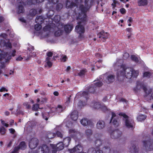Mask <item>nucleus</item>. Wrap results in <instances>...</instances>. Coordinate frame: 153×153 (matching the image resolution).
<instances>
[{"mask_svg":"<svg viewBox=\"0 0 153 153\" xmlns=\"http://www.w3.org/2000/svg\"><path fill=\"white\" fill-rule=\"evenodd\" d=\"M88 4L86 7H84L83 5L80 6L74 3L73 1L72 2L67 1L66 5V7L67 8H71L76 7L79 10L78 13H76L78 16L77 19L79 20L78 25L76 27L75 31L79 34V37L82 39L84 38L83 33L85 32V28L83 25L85 24L87 20L86 13L89 10L91 7V4Z\"/></svg>","mask_w":153,"mask_h":153,"instance_id":"f257e3e1","label":"nucleus"},{"mask_svg":"<svg viewBox=\"0 0 153 153\" xmlns=\"http://www.w3.org/2000/svg\"><path fill=\"white\" fill-rule=\"evenodd\" d=\"M118 62L114 65L115 68L118 65ZM139 72L138 71H135L131 68L127 67L125 65H122L120 67L117 72V76L118 79L121 80H124L125 78L130 79L132 77H136L138 75Z\"/></svg>","mask_w":153,"mask_h":153,"instance_id":"f03ea898","label":"nucleus"},{"mask_svg":"<svg viewBox=\"0 0 153 153\" xmlns=\"http://www.w3.org/2000/svg\"><path fill=\"white\" fill-rule=\"evenodd\" d=\"M16 51L13 50L11 54L7 53L5 54L4 52L1 51L0 49V70L4 67V63L6 62L8 60L10 59V56H15ZM1 71L0 70V74Z\"/></svg>","mask_w":153,"mask_h":153,"instance_id":"7ed1b4c3","label":"nucleus"},{"mask_svg":"<svg viewBox=\"0 0 153 153\" xmlns=\"http://www.w3.org/2000/svg\"><path fill=\"white\" fill-rule=\"evenodd\" d=\"M82 147L81 145H77L73 149H69L70 153H86L83 152H82ZM88 153H102V151L100 150H96L94 148H91L89 149Z\"/></svg>","mask_w":153,"mask_h":153,"instance_id":"20e7f679","label":"nucleus"},{"mask_svg":"<svg viewBox=\"0 0 153 153\" xmlns=\"http://www.w3.org/2000/svg\"><path fill=\"white\" fill-rule=\"evenodd\" d=\"M140 87L144 90L145 93L144 98L146 100H151L152 98L153 99V91L152 93H151L152 91L151 88L148 87H146L143 85H137L136 87L137 89H139Z\"/></svg>","mask_w":153,"mask_h":153,"instance_id":"39448f33","label":"nucleus"},{"mask_svg":"<svg viewBox=\"0 0 153 153\" xmlns=\"http://www.w3.org/2000/svg\"><path fill=\"white\" fill-rule=\"evenodd\" d=\"M120 114L124 118L123 119L126 126L128 128H132L133 127V121L130 120L129 117L125 114L121 113Z\"/></svg>","mask_w":153,"mask_h":153,"instance_id":"423d86ee","label":"nucleus"},{"mask_svg":"<svg viewBox=\"0 0 153 153\" xmlns=\"http://www.w3.org/2000/svg\"><path fill=\"white\" fill-rule=\"evenodd\" d=\"M74 1L76 3L75 4L80 6H82L83 4L84 7H86L88 6V4L90 2L91 4V7L92 5L93 2H94L93 0H85V1L83 2L82 0H74Z\"/></svg>","mask_w":153,"mask_h":153,"instance_id":"0eeeda50","label":"nucleus"},{"mask_svg":"<svg viewBox=\"0 0 153 153\" xmlns=\"http://www.w3.org/2000/svg\"><path fill=\"white\" fill-rule=\"evenodd\" d=\"M111 137L114 139L120 137L122 134V133L120 131L118 130H115L112 131L110 130L109 131Z\"/></svg>","mask_w":153,"mask_h":153,"instance_id":"6e6552de","label":"nucleus"},{"mask_svg":"<svg viewBox=\"0 0 153 153\" xmlns=\"http://www.w3.org/2000/svg\"><path fill=\"white\" fill-rule=\"evenodd\" d=\"M38 140L36 138H33L29 141V146L31 149L36 148L39 144Z\"/></svg>","mask_w":153,"mask_h":153,"instance_id":"1a4fd4ad","label":"nucleus"},{"mask_svg":"<svg viewBox=\"0 0 153 153\" xmlns=\"http://www.w3.org/2000/svg\"><path fill=\"white\" fill-rule=\"evenodd\" d=\"M49 151V149L48 146L46 145H43L38 148L36 153H46Z\"/></svg>","mask_w":153,"mask_h":153,"instance_id":"9d476101","label":"nucleus"},{"mask_svg":"<svg viewBox=\"0 0 153 153\" xmlns=\"http://www.w3.org/2000/svg\"><path fill=\"white\" fill-rule=\"evenodd\" d=\"M102 85V83L99 82L91 85V86L89 89V91L90 93H94L97 87H100Z\"/></svg>","mask_w":153,"mask_h":153,"instance_id":"9b49d317","label":"nucleus"},{"mask_svg":"<svg viewBox=\"0 0 153 153\" xmlns=\"http://www.w3.org/2000/svg\"><path fill=\"white\" fill-rule=\"evenodd\" d=\"M26 146L25 142H22L20 144L19 147L14 148L13 151L11 153H17V152L19 149L24 150L26 148Z\"/></svg>","mask_w":153,"mask_h":153,"instance_id":"f8f14e48","label":"nucleus"},{"mask_svg":"<svg viewBox=\"0 0 153 153\" xmlns=\"http://www.w3.org/2000/svg\"><path fill=\"white\" fill-rule=\"evenodd\" d=\"M143 144L147 150L150 151L153 149V145L151 144L150 141H143Z\"/></svg>","mask_w":153,"mask_h":153,"instance_id":"ddd939ff","label":"nucleus"},{"mask_svg":"<svg viewBox=\"0 0 153 153\" xmlns=\"http://www.w3.org/2000/svg\"><path fill=\"white\" fill-rule=\"evenodd\" d=\"M105 126V123L104 121L102 120H99L97 123L96 127L99 129H102Z\"/></svg>","mask_w":153,"mask_h":153,"instance_id":"4468645a","label":"nucleus"},{"mask_svg":"<svg viewBox=\"0 0 153 153\" xmlns=\"http://www.w3.org/2000/svg\"><path fill=\"white\" fill-rule=\"evenodd\" d=\"M114 78L115 76L114 75L110 74L106 78L105 81L106 83H111L114 81Z\"/></svg>","mask_w":153,"mask_h":153,"instance_id":"2eb2a0df","label":"nucleus"},{"mask_svg":"<svg viewBox=\"0 0 153 153\" xmlns=\"http://www.w3.org/2000/svg\"><path fill=\"white\" fill-rule=\"evenodd\" d=\"M69 133L70 135L73 137H76L77 138H79L80 137L79 136L80 133L76 132L74 129L69 130Z\"/></svg>","mask_w":153,"mask_h":153,"instance_id":"dca6fc26","label":"nucleus"},{"mask_svg":"<svg viewBox=\"0 0 153 153\" xmlns=\"http://www.w3.org/2000/svg\"><path fill=\"white\" fill-rule=\"evenodd\" d=\"M88 92L86 91H84V92H81L78 93L76 96V97L77 98H79L82 97H83L85 98L86 100H87V97L88 94Z\"/></svg>","mask_w":153,"mask_h":153,"instance_id":"f3484780","label":"nucleus"},{"mask_svg":"<svg viewBox=\"0 0 153 153\" xmlns=\"http://www.w3.org/2000/svg\"><path fill=\"white\" fill-rule=\"evenodd\" d=\"M78 113L76 111H74L71 114V119L74 121H76L78 118Z\"/></svg>","mask_w":153,"mask_h":153,"instance_id":"a211bd4d","label":"nucleus"},{"mask_svg":"<svg viewBox=\"0 0 153 153\" xmlns=\"http://www.w3.org/2000/svg\"><path fill=\"white\" fill-rule=\"evenodd\" d=\"M48 98L46 97H42L40 99L38 98L36 100V101L39 104H42L45 103L48 101Z\"/></svg>","mask_w":153,"mask_h":153,"instance_id":"6ab92c4d","label":"nucleus"},{"mask_svg":"<svg viewBox=\"0 0 153 153\" xmlns=\"http://www.w3.org/2000/svg\"><path fill=\"white\" fill-rule=\"evenodd\" d=\"M108 34L107 33H104V32H101L98 34V36L100 38L103 39V41L108 38Z\"/></svg>","mask_w":153,"mask_h":153,"instance_id":"aec40b11","label":"nucleus"},{"mask_svg":"<svg viewBox=\"0 0 153 153\" xmlns=\"http://www.w3.org/2000/svg\"><path fill=\"white\" fill-rule=\"evenodd\" d=\"M73 28V26L71 25H66L64 26V30L66 33H68L70 32L72 30Z\"/></svg>","mask_w":153,"mask_h":153,"instance_id":"412c9836","label":"nucleus"},{"mask_svg":"<svg viewBox=\"0 0 153 153\" xmlns=\"http://www.w3.org/2000/svg\"><path fill=\"white\" fill-rule=\"evenodd\" d=\"M101 105L100 103L98 102L92 103L91 106L95 109H99L100 108Z\"/></svg>","mask_w":153,"mask_h":153,"instance_id":"4be33fe9","label":"nucleus"},{"mask_svg":"<svg viewBox=\"0 0 153 153\" xmlns=\"http://www.w3.org/2000/svg\"><path fill=\"white\" fill-rule=\"evenodd\" d=\"M71 140V139L70 137H67L64 139L62 143L65 146H68L69 145Z\"/></svg>","mask_w":153,"mask_h":153,"instance_id":"5701e85b","label":"nucleus"},{"mask_svg":"<svg viewBox=\"0 0 153 153\" xmlns=\"http://www.w3.org/2000/svg\"><path fill=\"white\" fill-rule=\"evenodd\" d=\"M44 19L43 17L41 16H39L36 18L35 21L36 22L38 23V24H41L44 21Z\"/></svg>","mask_w":153,"mask_h":153,"instance_id":"b1692460","label":"nucleus"},{"mask_svg":"<svg viewBox=\"0 0 153 153\" xmlns=\"http://www.w3.org/2000/svg\"><path fill=\"white\" fill-rule=\"evenodd\" d=\"M23 4V3H21V4L19 5L18 6L17 9V12L18 13H23L24 12V10L22 5Z\"/></svg>","mask_w":153,"mask_h":153,"instance_id":"393cba45","label":"nucleus"},{"mask_svg":"<svg viewBox=\"0 0 153 153\" xmlns=\"http://www.w3.org/2000/svg\"><path fill=\"white\" fill-rule=\"evenodd\" d=\"M80 122L82 125L85 126L88 124L89 121L86 118H83L80 120Z\"/></svg>","mask_w":153,"mask_h":153,"instance_id":"a878e982","label":"nucleus"},{"mask_svg":"<svg viewBox=\"0 0 153 153\" xmlns=\"http://www.w3.org/2000/svg\"><path fill=\"white\" fill-rule=\"evenodd\" d=\"M65 108L64 107H62V105H59L56 108V110L57 112L59 113L62 111L64 110Z\"/></svg>","mask_w":153,"mask_h":153,"instance_id":"bb28decb","label":"nucleus"},{"mask_svg":"<svg viewBox=\"0 0 153 153\" xmlns=\"http://www.w3.org/2000/svg\"><path fill=\"white\" fill-rule=\"evenodd\" d=\"M64 144L62 142L58 143L56 145L57 150L58 151L62 150L64 148Z\"/></svg>","mask_w":153,"mask_h":153,"instance_id":"cd10ccee","label":"nucleus"},{"mask_svg":"<svg viewBox=\"0 0 153 153\" xmlns=\"http://www.w3.org/2000/svg\"><path fill=\"white\" fill-rule=\"evenodd\" d=\"M147 4L146 0H140L138 2V5L140 6H144L146 5Z\"/></svg>","mask_w":153,"mask_h":153,"instance_id":"c85d7f7f","label":"nucleus"},{"mask_svg":"<svg viewBox=\"0 0 153 153\" xmlns=\"http://www.w3.org/2000/svg\"><path fill=\"white\" fill-rule=\"evenodd\" d=\"M85 133L86 136L88 138L92 135V132L91 129H87L86 130Z\"/></svg>","mask_w":153,"mask_h":153,"instance_id":"c756f323","label":"nucleus"},{"mask_svg":"<svg viewBox=\"0 0 153 153\" xmlns=\"http://www.w3.org/2000/svg\"><path fill=\"white\" fill-rule=\"evenodd\" d=\"M146 118L145 116L141 114L139 115L137 117V120L138 121H141L145 120Z\"/></svg>","mask_w":153,"mask_h":153,"instance_id":"7c9ffc66","label":"nucleus"},{"mask_svg":"<svg viewBox=\"0 0 153 153\" xmlns=\"http://www.w3.org/2000/svg\"><path fill=\"white\" fill-rule=\"evenodd\" d=\"M55 134L51 132H48L47 135V137L49 139L54 138L56 136Z\"/></svg>","mask_w":153,"mask_h":153,"instance_id":"2f4dec72","label":"nucleus"},{"mask_svg":"<svg viewBox=\"0 0 153 153\" xmlns=\"http://www.w3.org/2000/svg\"><path fill=\"white\" fill-rule=\"evenodd\" d=\"M39 104H33L32 107V110L36 111L39 108Z\"/></svg>","mask_w":153,"mask_h":153,"instance_id":"473e14b6","label":"nucleus"},{"mask_svg":"<svg viewBox=\"0 0 153 153\" xmlns=\"http://www.w3.org/2000/svg\"><path fill=\"white\" fill-rule=\"evenodd\" d=\"M112 121L113 124L114 125L115 127H118L119 126V123L117 120L115 118L114 119L112 120V121L111 120V122Z\"/></svg>","mask_w":153,"mask_h":153,"instance_id":"72a5a7b5","label":"nucleus"},{"mask_svg":"<svg viewBox=\"0 0 153 153\" xmlns=\"http://www.w3.org/2000/svg\"><path fill=\"white\" fill-rule=\"evenodd\" d=\"M86 72V69L82 70L78 73V75L80 76H82L85 75Z\"/></svg>","mask_w":153,"mask_h":153,"instance_id":"f704fd0d","label":"nucleus"},{"mask_svg":"<svg viewBox=\"0 0 153 153\" xmlns=\"http://www.w3.org/2000/svg\"><path fill=\"white\" fill-rule=\"evenodd\" d=\"M30 13L32 16H34L37 13V11L35 9H32L30 10Z\"/></svg>","mask_w":153,"mask_h":153,"instance_id":"c9c22d12","label":"nucleus"},{"mask_svg":"<svg viewBox=\"0 0 153 153\" xmlns=\"http://www.w3.org/2000/svg\"><path fill=\"white\" fill-rule=\"evenodd\" d=\"M131 59L132 60L136 62H137L139 61L138 58L134 55H132L131 56Z\"/></svg>","mask_w":153,"mask_h":153,"instance_id":"e433bc0d","label":"nucleus"},{"mask_svg":"<svg viewBox=\"0 0 153 153\" xmlns=\"http://www.w3.org/2000/svg\"><path fill=\"white\" fill-rule=\"evenodd\" d=\"M42 28V26L39 24H36L35 26V29L36 30L39 31L41 30Z\"/></svg>","mask_w":153,"mask_h":153,"instance_id":"4c0bfd02","label":"nucleus"},{"mask_svg":"<svg viewBox=\"0 0 153 153\" xmlns=\"http://www.w3.org/2000/svg\"><path fill=\"white\" fill-rule=\"evenodd\" d=\"M54 21L57 23H58L60 20V17L59 15L55 16L54 18Z\"/></svg>","mask_w":153,"mask_h":153,"instance_id":"58836bf2","label":"nucleus"},{"mask_svg":"<svg viewBox=\"0 0 153 153\" xmlns=\"http://www.w3.org/2000/svg\"><path fill=\"white\" fill-rule=\"evenodd\" d=\"M44 0H32L31 3H29L30 4H35L36 3H41L44 1Z\"/></svg>","mask_w":153,"mask_h":153,"instance_id":"ea45409f","label":"nucleus"},{"mask_svg":"<svg viewBox=\"0 0 153 153\" xmlns=\"http://www.w3.org/2000/svg\"><path fill=\"white\" fill-rule=\"evenodd\" d=\"M23 105L27 109H30L31 107L30 105L29 104L28 102H24L23 103Z\"/></svg>","mask_w":153,"mask_h":153,"instance_id":"a19ab883","label":"nucleus"},{"mask_svg":"<svg viewBox=\"0 0 153 153\" xmlns=\"http://www.w3.org/2000/svg\"><path fill=\"white\" fill-rule=\"evenodd\" d=\"M36 53L35 52H33L32 53V54L30 55V54L29 56H28L27 58L25 59V60H28L30 59L31 57L35 56H36Z\"/></svg>","mask_w":153,"mask_h":153,"instance_id":"79ce46f5","label":"nucleus"},{"mask_svg":"<svg viewBox=\"0 0 153 153\" xmlns=\"http://www.w3.org/2000/svg\"><path fill=\"white\" fill-rule=\"evenodd\" d=\"M152 75V74L148 72H146L143 74V76L147 77H149Z\"/></svg>","mask_w":153,"mask_h":153,"instance_id":"37998d69","label":"nucleus"},{"mask_svg":"<svg viewBox=\"0 0 153 153\" xmlns=\"http://www.w3.org/2000/svg\"><path fill=\"white\" fill-rule=\"evenodd\" d=\"M100 109L101 110L104 112H105L107 110H108L107 108L106 107V106L103 105H101Z\"/></svg>","mask_w":153,"mask_h":153,"instance_id":"c03bdc74","label":"nucleus"},{"mask_svg":"<svg viewBox=\"0 0 153 153\" xmlns=\"http://www.w3.org/2000/svg\"><path fill=\"white\" fill-rule=\"evenodd\" d=\"M5 130L4 128L3 127H2L0 128V133L2 134H5Z\"/></svg>","mask_w":153,"mask_h":153,"instance_id":"a18cd8bd","label":"nucleus"},{"mask_svg":"<svg viewBox=\"0 0 153 153\" xmlns=\"http://www.w3.org/2000/svg\"><path fill=\"white\" fill-rule=\"evenodd\" d=\"M45 63L50 68L51 67L52 65V63L50 61H45Z\"/></svg>","mask_w":153,"mask_h":153,"instance_id":"49530a36","label":"nucleus"},{"mask_svg":"<svg viewBox=\"0 0 153 153\" xmlns=\"http://www.w3.org/2000/svg\"><path fill=\"white\" fill-rule=\"evenodd\" d=\"M50 30V28L49 27L47 26H45L43 29V30L44 31H47V32H49Z\"/></svg>","mask_w":153,"mask_h":153,"instance_id":"de8ad7c7","label":"nucleus"},{"mask_svg":"<svg viewBox=\"0 0 153 153\" xmlns=\"http://www.w3.org/2000/svg\"><path fill=\"white\" fill-rule=\"evenodd\" d=\"M67 57L66 56L64 55L61 58V60L62 62H65L66 61Z\"/></svg>","mask_w":153,"mask_h":153,"instance_id":"09e8293b","label":"nucleus"},{"mask_svg":"<svg viewBox=\"0 0 153 153\" xmlns=\"http://www.w3.org/2000/svg\"><path fill=\"white\" fill-rule=\"evenodd\" d=\"M85 105V103H84L82 102V101H80L78 103V105L79 107H82V106H83Z\"/></svg>","mask_w":153,"mask_h":153,"instance_id":"8fccbe9b","label":"nucleus"},{"mask_svg":"<svg viewBox=\"0 0 153 153\" xmlns=\"http://www.w3.org/2000/svg\"><path fill=\"white\" fill-rule=\"evenodd\" d=\"M112 114V117L111 118V121H112V120L114 119V117H115L116 116V115L115 114L114 112H112L111 113Z\"/></svg>","mask_w":153,"mask_h":153,"instance_id":"3c124183","label":"nucleus"},{"mask_svg":"<svg viewBox=\"0 0 153 153\" xmlns=\"http://www.w3.org/2000/svg\"><path fill=\"white\" fill-rule=\"evenodd\" d=\"M1 120V123L3 125L5 126L6 127H7L8 126V124L5 123L4 121L2 120Z\"/></svg>","mask_w":153,"mask_h":153,"instance_id":"603ef678","label":"nucleus"},{"mask_svg":"<svg viewBox=\"0 0 153 153\" xmlns=\"http://www.w3.org/2000/svg\"><path fill=\"white\" fill-rule=\"evenodd\" d=\"M129 56V54L127 53H125L123 55V57L124 59H126Z\"/></svg>","mask_w":153,"mask_h":153,"instance_id":"864d4df0","label":"nucleus"},{"mask_svg":"<svg viewBox=\"0 0 153 153\" xmlns=\"http://www.w3.org/2000/svg\"><path fill=\"white\" fill-rule=\"evenodd\" d=\"M61 30H59L58 32V31H56L55 33V34L56 36H58L60 35L61 34Z\"/></svg>","mask_w":153,"mask_h":153,"instance_id":"5fc2aeb1","label":"nucleus"},{"mask_svg":"<svg viewBox=\"0 0 153 153\" xmlns=\"http://www.w3.org/2000/svg\"><path fill=\"white\" fill-rule=\"evenodd\" d=\"M62 7V5L61 4H58L57 5L56 8L58 10L60 9H61Z\"/></svg>","mask_w":153,"mask_h":153,"instance_id":"6e6d98bb","label":"nucleus"},{"mask_svg":"<svg viewBox=\"0 0 153 153\" xmlns=\"http://www.w3.org/2000/svg\"><path fill=\"white\" fill-rule=\"evenodd\" d=\"M5 45L7 47L10 48H11V44L10 42H7L6 43Z\"/></svg>","mask_w":153,"mask_h":153,"instance_id":"4d7b16f0","label":"nucleus"},{"mask_svg":"<svg viewBox=\"0 0 153 153\" xmlns=\"http://www.w3.org/2000/svg\"><path fill=\"white\" fill-rule=\"evenodd\" d=\"M57 135L58 137H62V133L59 131H57L56 132Z\"/></svg>","mask_w":153,"mask_h":153,"instance_id":"13d9d810","label":"nucleus"},{"mask_svg":"<svg viewBox=\"0 0 153 153\" xmlns=\"http://www.w3.org/2000/svg\"><path fill=\"white\" fill-rule=\"evenodd\" d=\"M47 56H48L51 57L53 56V53L51 52H49L47 53Z\"/></svg>","mask_w":153,"mask_h":153,"instance_id":"bf43d9fd","label":"nucleus"},{"mask_svg":"<svg viewBox=\"0 0 153 153\" xmlns=\"http://www.w3.org/2000/svg\"><path fill=\"white\" fill-rule=\"evenodd\" d=\"M5 91H7V90L4 87H2L0 89V91L1 92H3Z\"/></svg>","mask_w":153,"mask_h":153,"instance_id":"052dcab7","label":"nucleus"},{"mask_svg":"<svg viewBox=\"0 0 153 153\" xmlns=\"http://www.w3.org/2000/svg\"><path fill=\"white\" fill-rule=\"evenodd\" d=\"M59 0H51L50 1V2H52L53 4H55L57 3L59 1Z\"/></svg>","mask_w":153,"mask_h":153,"instance_id":"680f3d73","label":"nucleus"},{"mask_svg":"<svg viewBox=\"0 0 153 153\" xmlns=\"http://www.w3.org/2000/svg\"><path fill=\"white\" fill-rule=\"evenodd\" d=\"M9 130L10 132L12 134H13L15 132V130L13 128L9 129Z\"/></svg>","mask_w":153,"mask_h":153,"instance_id":"e2e57ef3","label":"nucleus"},{"mask_svg":"<svg viewBox=\"0 0 153 153\" xmlns=\"http://www.w3.org/2000/svg\"><path fill=\"white\" fill-rule=\"evenodd\" d=\"M120 12L122 13H125L126 12V10L124 8H121L120 9Z\"/></svg>","mask_w":153,"mask_h":153,"instance_id":"0e129e2a","label":"nucleus"},{"mask_svg":"<svg viewBox=\"0 0 153 153\" xmlns=\"http://www.w3.org/2000/svg\"><path fill=\"white\" fill-rule=\"evenodd\" d=\"M133 21V20L131 17H129V19L127 21V22L128 23H130L132 22Z\"/></svg>","mask_w":153,"mask_h":153,"instance_id":"69168bd1","label":"nucleus"},{"mask_svg":"<svg viewBox=\"0 0 153 153\" xmlns=\"http://www.w3.org/2000/svg\"><path fill=\"white\" fill-rule=\"evenodd\" d=\"M12 142H13V141L12 140H11L9 142L8 144L7 145V147H10L11 146L12 144Z\"/></svg>","mask_w":153,"mask_h":153,"instance_id":"338daca9","label":"nucleus"},{"mask_svg":"<svg viewBox=\"0 0 153 153\" xmlns=\"http://www.w3.org/2000/svg\"><path fill=\"white\" fill-rule=\"evenodd\" d=\"M22 59H23V58L21 56H19L16 59V60L17 61H21Z\"/></svg>","mask_w":153,"mask_h":153,"instance_id":"774afa93","label":"nucleus"}]
</instances>
